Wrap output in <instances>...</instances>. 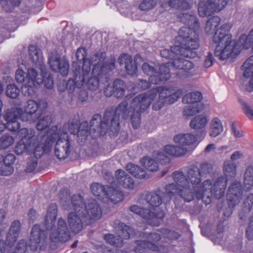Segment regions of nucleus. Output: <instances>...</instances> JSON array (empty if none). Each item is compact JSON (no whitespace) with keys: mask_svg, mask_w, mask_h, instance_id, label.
I'll list each match as a JSON object with an SVG mask.
<instances>
[{"mask_svg":"<svg viewBox=\"0 0 253 253\" xmlns=\"http://www.w3.org/2000/svg\"><path fill=\"white\" fill-rule=\"evenodd\" d=\"M172 177L175 184L166 186L168 194H177L186 202L192 201L195 197L198 200L207 197V204H210L212 198L220 199L224 197L227 188V179L222 176L218 177L213 183L210 179H207L201 184L202 177L195 165L188 168L186 175L178 170L173 172Z\"/></svg>","mask_w":253,"mask_h":253,"instance_id":"1","label":"nucleus"},{"mask_svg":"<svg viewBox=\"0 0 253 253\" xmlns=\"http://www.w3.org/2000/svg\"><path fill=\"white\" fill-rule=\"evenodd\" d=\"M180 18L188 27H182L179 30L175 41L179 44L171 46L170 49L161 50L160 54L163 58L172 60L171 63L173 67L179 70L176 73L178 77L187 78L193 75L191 70L194 65L192 61L181 56L190 58L197 56L196 50L200 46V23L193 14L183 13Z\"/></svg>","mask_w":253,"mask_h":253,"instance_id":"2","label":"nucleus"},{"mask_svg":"<svg viewBox=\"0 0 253 253\" xmlns=\"http://www.w3.org/2000/svg\"><path fill=\"white\" fill-rule=\"evenodd\" d=\"M221 22L219 16H213L210 18L206 22L205 31L207 35L214 34L212 37L213 42L217 44L214 54L220 60H225L230 56L237 55L240 51L237 46L242 48H252L253 50V29L248 36L242 34L238 42L232 40V36L230 33L232 25L230 23H225L218 29Z\"/></svg>","mask_w":253,"mask_h":253,"instance_id":"3","label":"nucleus"},{"mask_svg":"<svg viewBox=\"0 0 253 253\" xmlns=\"http://www.w3.org/2000/svg\"><path fill=\"white\" fill-rule=\"evenodd\" d=\"M57 214V205L52 203L49 205L44 219L46 230L42 229L38 224H35L32 228L28 245L33 251H37L38 248L42 250L47 245L48 231L51 232L49 239L51 242L59 241L65 243L70 238V233L67 223L62 218H59L57 221V227H54Z\"/></svg>","mask_w":253,"mask_h":253,"instance_id":"4","label":"nucleus"},{"mask_svg":"<svg viewBox=\"0 0 253 253\" xmlns=\"http://www.w3.org/2000/svg\"><path fill=\"white\" fill-rule=\"evenodd\" d=\"M60 203L65 210H74L68 216L69 226L72 232L78 234L83 229V221L84 218L90 219H100L102 215L99 205L94 199L89 201L87 205L84 201L83 198L79 194L74 195L70 199V193L67 189H62L59 193Z\"/></svg>","mask_w":253,"mask_h":253,"instance_id":"5","label":"nucleus"},{"mask_svg":"<svg viewBox=\"0 0 253 253\" xmlns=\"http://www.w3.org/2000/svg\"><path fill=\"white\" fill-rule=\"evenodd\" d=\"M114 112L112 109H106L103 118L100 114H96L93 116L90 125L87 121L80 124L78 120L69 122L68 131L71 134H77L79 140H85L88 135L92 138L104 135L107 133L109 127V121L111 119V130L116 133L118 129V123L116 116H113Z\"/></svg>","mask_w":253,"mask_h":253,"instance_id":"6","label":"nucleus"},{"mask_svg":"<svg viewBox=\"0 0 253 253\" xmlns=\"http://www.w3.org/2000/svg\"><path fill=\"white\" fill-rule=\"evenodd\" d=\"M159 93V99L154 103L152 109L160 110L165 104H172L183 94L182 89L173 86H159L148 90L133 97V103H139V108L146 110Z\"/></svg>","mask_w":253,"mask_h":253,"instance_id":"7","label":"nucleus"},{"mask_svg":"<svg viewBox=\"0 0 253 253\" xmlns=\"http://www.w3.org/2000/svg\"><path fill=\"white\" fill-rule=\"evenodd\" d=\"M18 135L20 140L15 147L17 155L25 152L33 154L36 157H41L44 153L49 152L55 139V133H51L47 137L45 143L40 142L39 136L35 135V131L32 128H23L18 131Z\"/></svg>","mask_w":253,"mask_h":253,"instance_id":"8","label":"nucleus"},{"mask_svg":"<svg viewBox=\"0 0 253 253\" xmlns=\"http://www.w3.org/2000/svg\"><path fill=\"white\" fill-rule=\"evenodd\" d=\"M134 94L131 93L129 95H127L126 97V100H128L131 98H133ZM133 98L132 99L130 102V105L128 107V103L126 101H124L120 103L119 105L115 108L114 107H108L106 109H112L114 114L113 117L116 116L118 118V129L116 133L112 130L111 127V119L109 121L108 125L109 127L107 129V133H109L111 136H116L119 131L120 129V118L121 116L124 119H127L131 113V122L133 127L134 129L138 128L141 124V113L144 112L145 110H142L139 108V103H133Z\"/></svg>","mask_w":253,"mask_h":253,"instance_id":"9","label":"nucleus"},{"mask_svg":"<svg viewBox=\"0 0 253 253\" xmlns=\"http://www.w3.org/2000/svg\"><path fill=\"white\" fill-rule=\"evenodd\" d=\"M38 73L35 69L32 68L25 72L19 69L15 73V79L17 83L22 84L23 89H26L28 96L33 97L35 94L36 84H40L43 83L44 86L48 89H52L54 85L53 78L51 75L47 77H42V79L38 78Z\"/></svg>","mask_w":253,"mask_h":253,"instance_id":"10","label":"nucleus"},{"mask_svg":"<svg viewBox=\"0 0 253 253\" xmlns=\"http://www.w3.org/2000/svg\"><path fill=\"white\" fill-rule=\"evenodd\" d=\"M173 141L178 146L166 145L164 147V151L169 155L179 157L185 155L188 152L186 146L195 143L197 137L192 134H179L174 137Z\"/></svg>","mask_w":253,"mask_h":253,"instance_id":"11","label":"nucleus"},{"mask_svg":"<svg viewBox=\"0 0 253 253\" xmlns=\"http://www.w3.org/2000/svg\"><path fill=\"white\" fill-rule=\"evenodd\" d=\"M72 68L74 79H70L67 82L65 80L60 82L58 84V90L60 93L67 91L69 94H72L76 88L79 89L83 87L89 75H85V73L81 72L78 62H73Z\"/></svg>","mask_w":253,"mask_h":253,"instance_id":"12","label":"nucleus"},{"mask_svg":"<svg viewBox=\"0 0 253 253\" xmlns=\"http://www.w3.org/2000/svg\"><path fill=\"white\" fill-rule=\"evenodd\" d=\"M47 108V103L42 100L40 99L36 101L33 100H29L27 102L25 111L22 109L21 113V120L24 122H35L33 118V116L36 120L39 119L45 112Z\"/></svg>","mask_w":253,"mask_h":253,"instance_id":"13","label":"nucleus"},{"mask_svg":"<svg viewBox=\"0 0 253 253\" xmlns=\"http://www.w3.org/2000/svg\"><path fill=\"white\" fill-rule=\"evenodd\" d=\"M101 55V57L98 62H94L92 66V73L93 75L102 76L106 82L108 83L110 81L109 73L116 69V58L114 56L104 57V53L98 52Z\"/></svg>","mask_w":253,"mask_h":253,"instance_id":"14","label":"nucleus"},{"mask_svg":"<svg viewBox=\"0 0 253 253\" xmlns=\"http://www.w3.org/2000/svg\"><path fill=\"white\" fill-rule=\"evenodd\" d=\"M143 73L149 76V80L153 84H159L168 81L171 77L169 68L163 64L159 66L158 71L153 66L145 62L142 65Z\"/></svg>","mask_w":253,"mask_h":253,"instance_id":"15","label":"nucleus"},{"mask_svg":"<svg viewBox=\"0 0 253 253\" xmlns=\"http://www.w3.org/2000/svg\"><path fill=\"white\" fill-rule=\"evenodd\" d=\"M243 194L244 190L241 182L234 181L229 185L226 195L228 208L223 213L225 216L231 215L234 208L242 199Z\"/></svg>","mask_w":253,"mask_h":253,"instance_id":"16","label":"nucleus"},{"mask_svg":"<svg viewBox=\"0 0 253 253\" xmlns=\"http://www.w3.org/2000/svg\"><path fill=\"white\" fill-rule=\"evenodd\" d=\"M203 98L202 93L199 91L186 94L182 98V101L190 105L184 108L183 115L187 117L194 116L202 111L204 108V104L202 102Z\"/></svg>","mask_w":253,"mask_h":253,"instance_id":"17","label":"nucleus"},{"mask_svg":"<svg viewBox=\"0 0 253 253\" xmlns=\"http://www.w3.org/2000/svg\"><path fill=\"white\" fill-rule=\"evenodd\" d=\"M129 210L145 219L149 224L153 226H159L160 220H162L165 216L164 211L160 209L155 210L154 212L149 209L133 205L129 207Z\"/></svg>","mask_w":253,"mask_h":253,"instance_id":"18","label":"nucleus"},{"mask_svg":"<svg viewBox=\"0 0 253 253\" xmlns=\"http://www.w3.org/2000/svg\"><path fill=\"white\" fill-rule=\"evenodd\" d=\"M118 228L120 235L115 236L112 234H107L104 235V239L106 243L111 245L120 247L123 245V239H129L134 232V229L130 226H128L121 222L118 223Z\"/></svg>","mask_w":253,"mask_h":253,"instance_id":"19","label":"nucleus"},{"mask_svg":"<svg viewBox=\"0 0 253 253\" xmlns=\"http://www.w3.org/2000/svg\"><path fill=\"white\" fill-rule=\"evenodd\" d=\"M227 4V0H201L198 6L199 16L201 17L211 16L221 10Z\"/></svg>","mask_w":253,"mask_h":253,"instance_id":"20","label":"nucleus"},{"mask_svg":"<svg viewBox=\"0 0 253 253\" xmlns=\"http://www.w3.org/2000/svg\"><path fill=\"white\" fill-rule=\"evenodd\" d=\"M139 236L146 239L147 241L136 240L134 242L136 245V247L134 250L135 252L142 253L148 251H156L158 250L159 247L156 245L155 243L159 242L161 239V235L159 234L143 232Z\"/></svg>","mask_w":253,"mask_h":253,"instance_id":"21","label":"nucleus"},{"mask_svg":"<svg viewBox=\"0 0 253 253\" xmlns=\"http://www.w3.org/2000/svg\"><path fill=\"white\" fill-rule=\"evenodd\" d=\"M86 49L82 46L79 47L76 53V57L79 62H83V67L81 71L85 73V75H90L91 66L93 65L94 62L99 61L101 55L97 52L92 55L90 58H86Z\"/></svg>","mask_w":253,"mask_h":253,"instance_id":"22","label":"nucleus"},{"mask_svg":"<svg viewBox=\"0 0 253 253\" xmlns=\"http://www.w3.org/2000/svg\"><path fill=\"white\" fill-rule=\"evenodd\" d=\"M143 61V58L139 54L135 55L134 60L130 55L126 53L121 54L118 57V63L121 66L124 65L126 73L130 76L137 75V64Z\"/></svg>","mask_w":253,"mask_h":253,"instance_id":"23","label":"nucleus"},{"mask_svg":"<svg viewBox=\"0 0 253 253\" xmlns=\"http://www.w3.org/2000/svg\"><path fill=\"white\" fill-rule=\"evenodd\" d=\"M54 149L56 157L59 160L65 159L71 152L70 143L67 132H64L60 135L58 133Z\"/></svg>","mask_w":253,"mask_h":253,"instance_id":"24","label":"nucleus"},{"mask_svg":"<svg viewBox=\"0 0 253 253\" xmlns=\"http://www.w3.org/2000/svg\"><path fill=\"white\" fill-rule=\"evenodd\" d=\"M106 176H109L108 178H106L108 182L117 188L121 186L125 188L132 189L134 187L133 179L122 169H118L116 171L115 178L108 174H107Z\"/></svg>","mask_w":253,"mask_h":253,"instance_id":"25","label":"nucleus"},{"mask_svg":"<svg viewBox=\"0 0 253 253\" xmlns=\"http://www.w3.org/2000/svg\"><path fill=\"white\" fill-rule=\"evenodd\" d=\"M52 121V117L50 115H46L41 119H40L38 123L36 125V128L41 131V133H42L43 131L45 133L42 135L41 136L40 142H41L42 143H45V141L47 137H50L51 133H55L56 135L55 137V139H54L52 142V145L55 142L57 137H58V127L57 126H52L51 129H49V126L50 125Z\"/></svg>","mask_w":253,"mask_h":253,"instance_id":"26","label":"nucleus"},{"mask_svg":"<svg viewBox=\"0 0 253 253\" xmlns=\"http://www.w3.org/2000/svg\"><path fill=\"white\" fill-rule=\"evenodd\" d=\"M20 230V222L18 220H14L7 232L5 241L0 240V253H4L5 246L9 247L14 246L19 237Z\"/></svg>","mask_w":253,"mask_h":253,"instance_id":"27","label":"nucleus"},{"mask_svg":"<svg viewBox=\"0 0 253 253\" xmlns=\"http://www.w3.org/2000/svg\"><path fill=\"white\" fill-rule=\"evenodd\" d=\"M22 109L20 107H14L8 109L4 115V119L7 123V128L12 132L20 130V124L18 122L21 120Z\"/></svg>","mask_w":253,"mask_h":253,"instance_id":"28","label":"nucleus"},{"mask_svg":"<svg viewBox=\"0 0 253 253\" xmlns=\"http://www.w3.org/2000/svg\"><path fill=\"white\" fill-rule=\"evenodd\" d=\"M48 63L53 71L59 73L63 77H66L68 75L69 63L67 59L56 54L49 57Z\"/></svg>","mask_w":253,"mask_h":253,"instance_id":"29","label":"nucleus"},{"mask_svg":"<svg viewBox=\"0 0 253 253\" xmlns=\"http://www.w3.org/2000/svg\"><path fill=\"white\" fill-rule=\"evenodd\" d=\"M165 190H166V189ZM174 195H169L167 191L165 193L158 188L155 191L148 192L145 196V200L152 207H158L162 204L163 199L165 196L168 197L169 198L168 201H169Z\"/></svg>","mask_w":253,"mask_h":253,"instance_id":"30","label":"nucleus"},{"mask_svg":"<svg viewBox=\"0 0 253 253\" xmlns=\"http://www.w3.org/2000/svg\"><path fill=\"white\" fill-rule=\"evenodd\" d=\"M91 77L89 78V76L86 79H88L87 82L84 84L83 86H85L89 91L93 93V95H91L94 97L95 94H98V97L101 95V90L99 89V84L104 83L103 77L102 76L97 75H93L91 73Z\"/></svg>","mask_w":253,"mask_h":253,"instance_id":"31","label":"nucleus"},{"mask_svg":"<svg viewBox=\"0 0 253 253\" xmlns=\"http://www.w3.org/2000/svg\"><path fill=\"white\" fill-rule=\"evenodd\" d=\"M241 69L243 71L244 77L251 78L246 89L249 92H252L253 91V55L245 61L241 67Z\"/></svg>","mask_w":253,"mask_h":253,"instance_id":"32","label":"nucleus"},{"mask_svg":"<svg viewBox=\"0 0 253 253\" xmlns=\"http://www.w3.org/2000/svg\"><path fill=\"white\" fill-rule=\"evenodd\" d=\"M39 49L37 46L34 45H30L29 46L28 51L29 55L31 60L35 64V65L39 68L43 72V70L45 68V65L43 63V57L42 55H40Z\"/></svg>","mask_w":253,"mask_h":253,"instance_id":"33","label":"nucleus"},{"mask_svg":"<svg viewBox=\"0 0 253 253\" xmlns=\"http://www.w3.org/2000/svg\"><path fill=\"white\" fill-rule=\"evenodd\" d=\"M110 186L103 185L97 182L93 183L90 185V190L93 195L98 200H103L108 195Z\"/></svg>","mask_w":253,"mask_h":253,"instance_id":"34","label":"nucleus"},{"mask_svg":"<svg viewBox=\"0 0 253 253\" xmlns=\"http://www.w3.org/2000/svg\"><path fill=\"white\" fill-rule=\"evenodd\" d=\"M126 169L129 173L137 178H147L145 170L133 163L127 164L126 166Z\"/></svg>","mask_w":253,"mask_h":253,"instance_id":"35","label":"nucleus"},{"mask_svg":"<svg viewBox=\"0 0 253 253\" xmlns=\"http://www.w3.org/2000/svg\"><path fill=\"white\" fill-rule=\"evenodd\" d=\"M108 189V195H107L106 198L109 199L112 203L116 204L123 200L124 198L123 193L116 186L111 185Z\"/></svg>","mask_w":253,"mask_h":253,"instance_id":"36","label":"nucleus"},{"mask_svg":"<svg viewBox=\"0 0 253 253\" xmlns=\"http://www.w3.org/2000/svg\"><path fill=\"white\" fill-rule=\"evenodd\" d=\"M223 171L225 175L223 177L227 179V183L228 182V178H234L236 174L237 167L235 163L229 160L224 162ZM223 175H221V176Z\"/></svg>","mask_w":253,"mask_h":253,"instance_id":"37","label":"nucleus"},{"mask_svg":"<svg viewBox=\"0 0 253 253\" xmlns=\"http://www.w3.org/2000/svg\"><path fill=\"white\" fill-rule=\"evenodd\" d=\"M207 123L208 119L206 117L198 115L191 121L190 126L195 130H201V132H203Z\"/></svg>","mask_w":253,"mask_h":253,"instance_id":"38","label":"nucleus"},{"mask_svg":"<svg viewBox=\"0 0 253 253\" xmlns=\"http://www.w3.org/2000/svg\"><path fill=\"white\" fill-rule=\"evenodd\" d=\"M244 186L246 191H249L253 186V166L247 168L244 174Z\"/></svg>","mask_w":253,"mask_h":253,"instance_id":"39","label":"nucleus"},{"mask_svg":"<svg viewBox=\"0 0 253 253\" xmlns=\"http://www.w3.org/2000/svg\"><path fill=\"white\" fill-rule=\"evenodd\" d=\"M126 84L124 81L119 79H116L114 81V96L120 98L123 97L125 94Z\"/></svg>","mask_w":253,"mask_h":253,"instance_id":"40","label":"nucleus"},{"mask_svg":"<svg viewBox=\"0 0 253 253\" xmlns=\"http://www.w3.org/2000/svg\"><path fill=\"white\" fill-rule=\"evenodd\" d=\"M141 164L146 169L150 171H156L158 169V162L149 156H144L140 160Z\"/></svg>","mask_w":253,"mask_h":253,"instance_id":"41","label":"nucleus"},{"mask_svg":"<svg viewBox=\"0 0 253 253\" xmlns=\"http://www.w3.org/2000/svg\"><path fill=\"white\" fill-rule=\"evenodd\" d=\"M223 130V126L219 119L213 118L211 123L210 136L215 137L218 135Z\"/></svg>","mask_w":253,"mask_h":253,"instance_id":"42","label":"nucleus"},{"mask_svg":"<svg viewBox=\"0 0 253 253\" xmlns=\"http://www.w3.org/2000/svg\"><path fill=\"white\" fill-rule=\"evenodd\" d=\"M168 4L178 10H187L191 8L190 3L186 0H169Z\"/></svg>","mask_w":253,"mask_h":253,"instance_id":"43","label":"nucleus"},{"mask_svg":"<svg viewBox=\"0 0 253 253\" xmlns=\"http://www.w3.org/2000/svg\"><path fill=\"white\" fill-rule=\"evenodd\" d=\"M159 232L161 234L164 236L165 238L171 240H174L178 239L180 235L176 231L169 230L167 228H163L160 229Z\"/></svg>","mask_w":253,"mask_h":253,"instance_id":"44","label":"nucleus"},{"mask_svg":"<svg viewBox=\"0 0 253 253\" xmlns=\"http://www.w3.org/2000/svg\"><path fill=\"white\" fill-rule=\"evenodd\" d=\"M158 0H143L139 5V8L142 11L152 9L158 4Z\"/></svg>","mask_w":253,"mask_h":253,"instance_id":"45","label":"nucleus"},{"mask_svg":"<svg viewBox=\"0 0 253 253\" xmlns=\"http://www.w3.org/2000/svg\"><path fill=\"white\" fill-rule=\"evenodd\" d=\"M13 137L9 134H4L0 138V149H5L13 144Z\"/></svg>","mask_w":253,"mask_h":253,"instance_id":"46","label":"nucleus"},{"mask_svg":"<svg viewBox=\"0 0 253 253\" xmlns=\"http://www.w3.org/2000/svg\"><path fill=\"white\" fill-rule=\"evenodd\" d=\"M212 166L207 162L201 164L200 168H198V171L202 177H206L212 172Z\"/></svg>","mask_w":253,"mask_h":253,"instance_id":"47","label":"nucleus"},{"mask_svg":"<svg viewBox=\"0 0 253 253\" xmlns=\"http://www.w3.org/2000/svg\"><path fill=\"white\" fill-rule=\"evenodd\" d=\"M19 88L14 84H10L7 86L6 89V95L11 98H16L19 94Z\"/></svg>","mask_w":253,"mask_h":253,"instance_id":"48","label":"nucleus"},{"mask_svg":"<svg viewBox=\"0 0 253 253\" xmlns=\"http://www.w3.org/2000/svg\"><path fill=\"white\" fill-rule=\"evenodd\" d=\"M153 155L156 157V161L162 165H165L170 162V159L164 152L155 151Z\"/></svg>","mask_w":253,"mask_h":253,"instance_id":"49","label":"nucleus"},{"mask_svg":"<svg viewBox=\"0 0 253 253\" xmlns=\"http://www.w3.org/2000/svg\"><path fill=\"white\" fill-rule=\"evenodd\" d=\"M40 157H36L34 155V157H31L28 162L26 170L28 172L33 171L38 166V159Z\"/></svg>","mask_w":253,"mask_h":253,"instance_id":"50","label":"nucleus"},{"mask_svg":"<svg viewBox=\"0 0 253 253\" xmlns=\"http://www.w3.org/2000/svg\"><path fill=\"white\" fill-rule=\"evenodd\" d=\"M253 206V194H250L245 199L243 203V210L250 211Z\"/></svg>","mask_w":253,"mask_h":253,"instance_id":"51","label":"nucleus"},{"mask_svg":"<svg viewBox=\"0 0 253 253\" xmlns=\"http://www.w3.org/2000/svg\"><path fill=\"white\" fill-rule=\"evenodd\" d=\"M27 250V242L24 240H20L13 252V253H25Z\"/></svg>","mask_w":253,"mask_h":253,"instance_id":"52","label":"nucleus"},{"mask_svg":"<svg viewBox=\"0 0 253 253\" xmlns=\"http://www.w3.org/2000/svg\"><path fill=\"white\" fill-rule=\"evenodd\" d=\"M239 101L242 105L244 112L247 117L250 120L253 119V110L246 102L242 101L241 99H240Z\"/></svg>","mask_w":253,"mask_h":253,"instance_id":"53","label":"nucleus"},{"mask_svg":"<svg viewBox=\"0 0 253 253\" xmlns=\"http://www.w3.org/2000/svg\"><path fill=\"white\" fill-rule=\"evenodd\" d=\"M246 237L249 240H253V216L249 218V223L246 232Z\"/></svg>","mask_w":253,"mask_h":253,"instance_id":"54","label":"nucleus"},{"mask_svg":"<svg viewBox=\"0 0 253 253\" xmlns=\"http://www.w3.org/2000/svg\"><path fill=\"white\" fill-rule=\"evenodd\" d=\"M104 83H103L104 84H107L106 86L105 87L103 90V93L104 95L106 97H111L112 95H114V83L112 85H111L109 82L107 83L105 80H104ZM110 82V81H109Z\"/></svg>","mask_w":253,"mask_h":253,"instance_id":"55","label":"nucleus"},{"mask_svg":"<svg viewBox=\"0 0 253 253\" xmlns=\"http://www.w3.org/2000/svg\"><path fill=\"white\" fill-rule=\"evenodd\" d=\"M16 157L13 154H8L3 159V163L5 165L11 166L15 162Z\"/></svg>","mask_w":253,"mask_h":253,"instance_id":"56","label":"nucleus"},{"mask_svg":"<svg viewBox=\"0 0 253 253\" xmlns=\"http://www.w3.org/2000/svg\"><path fill=\"white\" fill-rule=\"evenodd\" d=\"M152 84L149 80L147 81L144 80H140L137 84V87L141 90H146L151 86Z\"/></svg>","mask_w":253,"mask_h":253,"instance_id":"57","label":"nucleus"},{"mask_svg":"<svg viewBox=\"0 0 253 253\" xmlns=\"http://www.w3.org/2000/svg\"><path fill=\"white\" fill-rule=\"evenodd\" d=\"M214 61V58L211 52H208L207 55L206 57L204 66L205 68H209L213 65Z\"/></svg>","mask_w":253,"mask_h":253,"instance_id":"58","label":"nucleus"},{"mask_svg":"<svg viewBox=\"0 0 253 253\" xmlns=\"http://www.w3.org/2000/svg\"><path fill=\"white\" fill-rule=\"evenodd\" d=\"M78 99L82 102L85 101L88 98V92L84 88H79Z\"/></svg>","mask_w":253,"mask_h":253,"instance_id":"59","label":"nucleus"},{"mask_svg":"<svg viewBox=\"0 0 253 253\" xmlns=\"http://www.w3.org/2000/svg\"><path fill=\"white\" fill-rule=\"evenodd\" d=\"M13 168L11 166L5 165L0 169V174L2 175H9L13 172Z\"/></svg>","mask_w":253,"mask_h":253,"instance_id":"60","label":"nucleus"},{"mask_svg":"<svg viewBox=\"0 0 253 253\" xmlns=\"http://www.w3.org/2000/svg\"><path fill=\"white\" fill-rule=\"evenodd\" d=\"M231 130L236 137H240L244 135V132L239 131L237 129L236 124L235 122H233L231 125Z\"/></svg>","mask_w":253,"mask_h":253,"instance_id":"61","label":"nucleus"},{"mask_svg":"<svg viewBox=\"0 0 253 253\" xmlns=\"http://www.w3.org/2000/svg\"><path fill=\"white\" fill-rule=\"evenodd\" d=\"M243 153L240 151H236L234 152L231 156L230 159L231 162H234L236 160L239 159L243 157Z\"/></svg>","mask_w":253,"mask_h":253,"instance_id":"62","label":"nucleus"},{"mask_svg":"<svg viewBox=\"0 0 253 253\" xmlns=\"http://www.w3.org/2000/svg\"><path fill=\"white\" fill-rule=\"evenodd\" d=\"M36 211L33 209H31L29 210L28 213V218L30 222H33L34 219L36 218Z\"/></svg>","mask_w":253,"mask_h":253,"instance_id":"63","label":"nucleus"},{"mask_svg":"<svg viewBox=\"0 0 253 253\" xmlns=\"http://www.w3.org/2000/svg\"><path fill=\"white\" fill-rule=\"evenodd\" d=\"M215 149V146L214 144L211 143L208 145L205 149V151L206 152H210L211 150H214Z\"/></svg>","mask_w":253,"mask_h":253,"instance_id":"64","label":"nucleus"}]
</instances>
